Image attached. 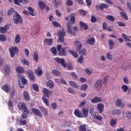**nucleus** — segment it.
<instances>
[{"label":"nucleus","instance_id":"6","mask_svg":"<svg viewBox=\"0 0 131 131\" xmlns=\"http://www.w3.org/2000/svg\"><path fill=\"white\" fill-rule=\"evenodd\" d=\"M27 118V117L26 116H24V114H22L21 117H20V120L18 121V123L19 125L23 126L25 125L27 123L26 120L24 119H26Z\"/></svg>","mask_w":131,"mask_h":131},{"label":"nucleus","instance_id":"10","mask_svg":"<svg viewBox=\"0 0 131 131\" xmlns=\"http://www.w3.org/2000/svg\"><path fill=\"white\" fill-rule=\"evenodd\" d=\"M102 86V80H98L94 85V89L96 91H100V89H101Z\"/></svg>","mask_w":131,"mask_h":131},{"label":"nucleus","instance_id":"21","mask_svg":"<svg viewBox=\"0 0 131 131\" xmlns=\"http://www.w3.org/2000/svg\"><path fill=\"white\" fill-rule=\"evenodd\" d=\"M41 68L39 67H38V69L35 71V73L37 76H40L42 74V71H41Z\"/></svg>","mask_w":131,"mask_h":131},{"label":"nucleus","instance_id":"50","mask_svg":"<svg viewBox=\"0 0 131 131\" xmlns=\"http://www.w3.org/2000/svg\"><path fill=\"white\" fill-rule=\"evenodd\" d=\"M121 89L124 93H126V92H127V90H128V87L127 85H123L121 87Z\"/></svg>","mask_w":131,"mask_h":131},{"label":"nucleus","instance_id":"47","mask_svg":"<svg viewBox=\"0 0 131 131\" xmlns=\"http://www.w3.org/2000/svg\"><path fill=\"white\" fill-rule=\"evenodd\" d=\"M33 59L35 62H38V54L36 52H34Z\"/></svg>","mask_w":131,"mask_h":131},{"label":"nucleus","instance_id":"16","mask_svg":"<svg viewBox=\"0 0 131 131\" xmlns=\"http://www.w3.org/2000/svg\"><path fill=\"white\" fill-rule=\"evenodd\" d=\"M74 113V115L78 118H82V117H83L82 113L78 110H75Z\"/></svg>","mask_w":131,"mask_h":131},{"label":"nucleus","instance_id":"60","mask_svg":"<svg viewBox=\"0 0 131 131\" xmlns=\"http://www.w3.org/2000/svg\"><path fill=\"white\" fill-rule=\"evenodd\" d=\"M88 89V85L86 84H84L82 85L81 86L80 90L81 91H85Z\"/></svg>","mask_w":131,"mask_h":131},{"label":"nucleus","instance_id":"30","mask_svg":"<svg viewBox=\"0 0 131 131\" xmlns=\"http://www.w3.org/2000/svg\"><path fill=\"white\" fill-rule=\"evenodd\" d=\"M121 15V17L123 18L124 20H127L128 18L127 17V15L125 14V11H122L120 12Z\"/></svg>","mask_w":131,"mask_h":131},{"label":"nucleus","instance_id":"15","mask_svg":"<svg viewBox=\"0 0 131 131\" xmlns=\"http://www.w3.org/2000/svg\"><path fill=\"white\" fill-rule=\"evenodd\" d=\"M74 45L77 47L76 51L80 50L81 48H82V44H81V42H80L78 39H76L75 41Z\"/></svg>","mask_w":131,"mask_h":131},{"label":"nucleus","instance_id":"35","mask_svg":"<svg viewBox=\"0 0 131 131\" xmlns=\"http://www.w3.org/2000/svg\"><path fill=\"white\" fill-rule=\"evenodd\" d=\"M25 70L24 69H23L22 67H18L16 68V72L18 73H24Z\"/></svg>","mask_w":131,"mask_h":131},{"label":"nucleus","instance_id":"28","mask_svg":"<svg viewBox=\"0 0 131 131\" xmlns=\"http://www.w3.org/2000/svg\"><path fill=\"white\" fill-rule=\"evenodd\" d=\"M69 53L72 55L74 58H78V54L74 50H69Z\"/></svg>","mask_w":131,"mask_h":131},{"label":"nucleus","instance_id":"5","mask_svg":"<svg viewBox=\"0 0 131 131\" xmlns=\"http://www.w3.org/2000/svg\"><path fill=\"white\" fill-rule=\"evenodd\" d=\"M9 52L11 58H14V57H15V54L19 52V49H18L17 47H12L9 49Z\"/></svg>","mask_w":131,"mask_h":131},{"label":"nucleus","instance_id":"55","mask_svg":"<svg viewBox=\"0 0 131 131\" xmlns=\"http://www.w3.org/2000/svg\"><path fill=\"white\" fill-rule=\"evenodd\" d=\"M52 74L54 75H60V72L56 70H53L52 71Z\"/></svg>","mask_w":131,"mask_h":131},{"label":"nucleus","instance_id":"40","mask_svg":"<svg viewBox=\"0 0 131 131\" xmlns=\"http://www.w3.org/2000/svg\"><path fill=\"white\" fill-rule=\"evenodd\" d=\"M85 73L89 76L92 75V74H93V71L90 70V69L89 68H86L85 69Z\"/></svg>","mask_w":131,"mask_h":131},{"label":"nucleus","instance_id":"25","mask_svg":"<svg viewBox=\"0 0 131 131\" xmlns=\"http://www.w3.org/2000/svg\"><path fill=\"white\" fill-rule=\"evenodd\" d=\"M70 125H71V121L70 120L65 121L62 124L63 127H69Z\"/></svg>","mask_w":131,"mask_h":131},{"label":"nucleus","instance_id":"58","mask_svg":"<svg viewBox=\"0 0 131 131\" xmlns=\"http://www.w3.org/2000/svg\"><path fill=\"white\" fill-rule=\"evenodd\" d=\"M0 40L1 41H6V36L4 34L0 35Z\"/></svg>","mask_w":131,"mask_h":131},{"label":"nucleus","instance_id":"43","mask_svg":"<svg viewBox=\"0 0 131 131\" xmlns=\"http://www.w3.org/2000/svg\"><path fill=\"white\" fill-rule=\"evenodd\" d=\"M21 62L24 65H26V66H29V61L26 60V59H21Z\"/></svg>","mask_w":131,"mask_h":131},{"label":"nucleus","instance_id":"1","mask_svg":"<svg viewBox=\"0 0 131 131\" xmlns=\"http://www.w3.org/2000/svg\"><path fill=\"white\" fill-rule=\"evenodd\" d=\"M75 23V14L72 13L70 15V20L67 23L68 32L71 35H75L76 31L78 30V28L76 27H73V25Z\"/></svg>","mask_w":131,"mask_h":131},{"label":"nucleus","instance_id":"63","mask_svg":"<svg viewBox=\"0 0 131 131\" xmlns=\"http://www.w3.org/2000/svg\"><path fill=\"white\" fill-rule=\"evenodd\" d=\"M57 103H52L51 104V108L54 110H56L57 109Z\"/></svg>","mask_w":131,"mask_h":131},{"label":"nucleus","instance_id":"31","mask_svg":"<svg viewBox=\"0 0 131 131\" xmlns=\"http://www.w3.org/2000/svg\"><path fill=\"white\" fill-rule=\"evenodd\" d=\"M20 40L21 37H20V35H16L14 39L15 43H20Z\"/></svg>","mask_w":131,"mask_h":131},{"label":"nucleus","instance_id":"49","mask_svg":"<svg viewBox=\"0 0 131 131\" xmlns=\"http://www.w3.org/2000/svg\"><path fill=\"white\" fill-rule=\"evenodd\" d=\"M113 115H118L120 114V111L118 110H115L112 112Z\"/></svg>","mask_w":131,"mask_h":131},{"label":"nucleus","instance_id":"57","mask_svg":"<svg viewBox=\"0 0 131 131\" xmlns=\"http://www.w3.org/2000/svg\"><path fill=\"white\" fill-rule=\"evenodd\" d=\"M85 104H86V100L85 99H84L83 101H81L79 105V107H83V106H84V105H85Z\"/></svg>","mask_w":131,"mask_h":131},{"label":"nucleus","instance_id":"14","mask_svg":"<svg viewBox=\"0 0 131 131\" xmlns=\"http://www.w3.org/2000/svg\"><path fill=\"white\" fill-rule=\"evenodd\" d=\"M42 93L44 94L45 97H47V98H50V95H51V94H53V91L49 90L46 88H44L42 91Z\"/></svg>","mask_w":131,"mask_h":131},{"label":"nucleus","instance_id":"56","mask_svg":"<svg viewBox=\"0 0 131 131\" xmlns=\"http://www.w3.org/2000/svg\"><path fill=\"white\" fill-rule=\"evenodd\" d=\"M14 14V9L13 8H10L8 12V16H11V15H13Z\"/></svg>","mask_w":131,"mask_h":131},{"label":"nucleus","instance_id":"46","mask_svg":"<svg viewBox=\"0 0 131 131\" xmlns=\"http://www.w3.org/2000/svg\"><path fill=\"white\" fill-rule=\"evenodd\" d=\"M122 37L124 38L125 41H131V40L127 38V36H126V35L124 33L122 34Z\"/></svg>","mask_w":131,"mask_h":131},{"label":"nucleus","instance_id":"38","mask_svg":"<svg viewBox=\"0 0 131 131\" xmlns=\"http://www.w3.org/2000/svg\"><path fill=\"white\" fill-rule=\"evenodd\" d=\"M80 27L81 28H83V29L86 30L88 29V26L86 24H84L83 21H80Z\"/></svg>","mask_w":131,"mask_h":131},{"label":"nucleus","instance_id":"3","mask_svg":"<svg viewBox=\"0 0 131 131\" xmlns=\"http://www.w3.org/2000/svg\"><path fill=\"white\" fill-rule=\"evenodd\" d=\"M17 107L20 110H22V109L24 110V112L23 114H24V116H26V117H27V116L29 115V111H28V108H27L25 103H22L21 105L18 104Z\"/></svg>","mask_w":131,"mask_h":131},{"label":"nucleus","instance_id":"53","mask_svg":"<svg viewBox=\"0 0 131 131\" xmlns=\"http://www.w3.org/2000/svg\"><path fill=\"white\" fill-rule=\"evenodd\" d=\"M39 6L41 10H43V9H45V7H46V4L42 2H41L39 3Z\"/></svg>","mask_w":131,"mask_h":131},{"label":"nucleus","instance_id":"18","mask_svg":"<svg viewBox=\"0 0 131 131\" xmlns=\"http://www.w3.org/2000/svg\"><path fill=\"white\" fill-rule=\"evenodd\" d=\"M44 42L46 45H47V46H52V45H53V39L45 38L44 39Z\"/></svg>","mask_w":131,"mask_h":131},{"label":"nucleus","instance_id":"9","mask_svg":"<svg viewBox=\"0 0 131 131\" xmlns=\"http://www.w3.org/2000/svg\"><path fill=\"white\" fill-rule=\"evenodd\" d=\"M27 73L30 80H34V79H35V77L34 76V73H33V71L28 70L27 71Z\"/></svg>","mask_w":131,"mask_h":131},{"label":"nucleus","instance_id":"13","mask_svg":"<svg viewBox=\"0 0 131 131\" xmlns=\"http://www.w3.org/2000/svg\"><path fill=\"white\" fill-rule=\"evenodd\" d=\"M97 110L100 114L103 113L104 111V104L99 103L97 104Z\"/></svg>","mask_w":131,"mask_h":131},{"label":"nucleus","instance_id":"7","mask_svg":"<svg viewBox=\"0 0 131 131\" xmlns=\"http://www.w3.org/2000/svg\"><path fill=\"white\" fill-rule=\"evenodd\" d=\"M20 79H21V81L22 83H21V82H19L18 80V84H19L20 89H24V85H26L27 83V80L25 78H24V77H21L20 78Z\"/></svg>","mask_w":131,"mask_h":131},{"label":"nucleus","instance_id":"59","mask_svg":"<svg viewBox=\"0 0 131 131\" xmlns=\"http://www.w3.org/2000/svg\"><path fill=\"white\" fill-rule=\"evenodd\" d=\"M78 63H80L81 64L82 62H83V56L80 55V56L78 59Z\"/></svg>","mask_w":131,"mask_h":131},{"label":"nucleus","instance_id":"37","mask_svg":"<svg viewBox=\"0 0 131 131\" xmlns=\"http://www.w3.org/2000/svg\"><path fill=\"white\" fill-rule=\"evenodd\" d=\"M42 100L43 103L46 104V105L49 106V105H50V104L49 103V100H48V99H47V98H46L45 96H43L42 97Z\"/></svg>","mask_w":131,"mask_h":131},{"label":"nucleus","instance_id":"26","mask_svg":"<svg viewBox=\"0 0 131 131\" xmlns=\"http://www.w3.org/2000/svg\"><path fill=\"white\" fill-rule=\"evenodd\" d=\"M23 96L26 101H29V99H30V97L29 96V94L28 92L27 91H25L23 94Z\"/></svg>","mask_w":131,"mask_h":131},{"label":"nucleus","instance_id":"61","mask_svg":"<svg viewBox=\"0 0 131 131\" xmlns=\"http://www.w3.org/2000/svg\"><path fill=\"white\" fill-rule=\"evenodd\" d=\"M32 86L34 91H36V92H38V85H37V84H33Z\"/></svg>","mask_w":131,"mask_h":131},{"label":"nucleus","instance_id":"32","mask_svg":"<svg viewBox=\"0 0 131 131\" xmlns=\"http://www.w3.org/2000/svg\"><path fill=\"white\" fill-rule=\"evenodd\" d=\"M105 18H106L107 20H110V21H111L112 22H114V21H115V17H114V16L112 15H106L105 16Z\"/></svg>","mask_w":131,"mask_h":131},{"label":"nucleus","instance_id":"2","mask_svg":"<svg viewBox=\"0 0 131 131\" xmlns=\"http://www.w3.org/2000/svg\"><path fill=\"white\" fill-rule=\"evenodd\" d=\"M13 21L15 24H19V23H23V22L22 17H21V15L17 12H15L13 15Z\"/></svg>","mask_w":131,"mask_h":131},{"label":"nucleus","instance_id":"4","mask_svg":"<svg viewBox=\"0 0 131 131\" xmlns=\"http://www.w3.org/2000/svg\"><path fill=\"white\" fill-rule=\"evenodd\" d=\"M55 60L58 64H60V65H61V66L64 68H66V67H67V64L65 62V59H64V58L56 57L55 58Z\"/></svg>","mask_w":131,"mask_h":131},{"label":"nucleus","instance_id":"36","mask_svg":"<svg viewBox=\"0 0 131 131\" xmlns=\"http://www.w3.org/2000/svg\"><path fill=\"white\" fill-rule=\"evenodd\" d=\"M107 59L110 60V61H112L113 60V56H112V54L110 52H107L106 56Z\"/></svg>","mask_w":131,"mask_h":131},{"label":"nucleus","instance_id":"42","mask_svg":"<svg viewBox=\"0 0 131 131\" xmlns=\"http://www.w3.org/2000/svg\"><path fill=\"white\" fill-rule=\"evenodd\" d=\"M108 45L110 46V50H112L114 46V41H113L112 40H108Z\"/></svg>","mask_w":131,"mask_h":131},{"label":"nucleus","instance_id":"54","mask_svg":"<svg viewBox=\"0 0 131 131\" xmlns=\"http://www.w3.org/2000/svg\"><path fill=\"white\" fill-rule=\"evenodd\" d=\"M53 3H54V7L55 8H57V7H58V6H59V4H60V1H59V0H54Z\"/></svg>","mask_w":131,"mask_h":131},{"label":"nucleus","instance_id":"8","mask_svg":"<svg viewBox=\"0 0 131 131\" xmlns=\"http://www.w3.org/2000/svg\"><path fill=\"white\" fill-rule=\"evenodd\" d=\"M90 101L92 104H97V103L103 102V100L99 97H95L94 98L91 99Z\"/></svg>","mask_w":131,"mask_h":131},{"label":"nucleus","instance_id":"33","mask_svg":"<svg viewBox=\"0 0 131 131\" xmlns=\"http://www.w3.org/2000/svg\"><path fill=\"white\" fill-rule=\"evenodd\" d=\"M69 84H70L71 86L75 88V89H77V88H78V85L73 81H70Z\"/></svg>","mask_w":131,"mask_h":131},{"label":"nucleus","instance_id":"62","mask_svg":"<svg viewBox=\"0 0 131 131\" xmlns=\"http://www.w3.org/2000/svg\"><path fill=\"white\" fill-rule=\"evenodd\" d=\"M51 53H53L54 55H57V50L56 49V48L55 47H53L51 49Z\"/></svg>","mask_w":131,"mask_h":131},{"label":"nucleus","instance_id":"44","mask_svg":"<svg viewBox=\"0 0 131 131\" xmlns=\"http://www.w3.org/2000/svg\"><path fill=\"white\" fill-rule=\"evenodd\" d=\"M58 35H59V37H64V36L66 35L65 32L64 31V29H62L61 31H60L58 33Z\"/></svg>","mask_w":131,"mask_h":131},{"label":"nucleus","instance_id":"11","mask_svg":"<svg viewBox=\"0 0 131 131\" xmlns=\"http://www.w3.org/2000/svg\"><path fill=\"white\" fill-rule=\"evenodd\" d=\"M68 49V47L62 48L61 50L58 52V56H60L61 57H65V56H67V52H66V49Z\"/></svg>","mask_w":131,"mask_h":131},{"label":"nucleus","instance_id":"45","mask_svg":"<svg viewBox=\"0 0 131 131\" xmlns=\"http://www.w3.org/2000/svg\"><path fill=\"white\" fill-rule=\"evenodd\" d=\"M82 112L84 116L85 117H88V115H89V111L88 110H86L85 108H83L82 110Z\"/></svg>","mask_w":131,"mask_h":131},{"label":"nucleus","instance_id":"23","mask_svg":"<svg viewBox=\"0 0 131 131\" xmlns=\"http://www.w3.org/2000/svg\"><path fill=\"white\" fill-rule=\"evenodd\" d=\"M108 8H109V5L104 3L100 4L99 6V9L101 11H103L104 9H108Z\"/></svg>","mask_w":131,"mask_h":131},{"label":"nucleus","instance_id":"34","mask_svg":"<svg viewBox=\"0 0 131 131\" xmlns=\"http://www.w3.org/2000/svg\"><path fill=\"white\" fill-rule=\"evenodd\" d=\"M116 122H117V119H112L110 124L112 126L114 127L116 125Z\"/></svg>","mask_w":131,"mask_h":131},{"label":"nucleus","instance_id":"24","mask_svg":"<svg viewBox=\"0 0 131 131\" xmlns=\"http://www.w3.org/2000/svg\"><path fill=\"white\" fill-rule=\"evenodd\" d=\"M4 70L6 73V74H10V67L8 64H6L4 66Z\"/></svg>","mask_w":131,"mask_h":131},{"label":"nucleus","instance_id":"12","mask_svg":"<svg viewBox=\"0 0 131 131\" xmlns=\"http://www.w3.org/2000/svg\"><path fill=\"white\" fill-rule=\"evenodd\" d=\"M32 111L34 114L37 116H38V117H42V115L41 114V113L39 110L35 108H32Z\"/></svg>","mask_w":131,"mask_h":131},{"label":"nucleus","instance_id":"17","mask_svg":"<svg viewBox=\"0 0 131 131\" xmlns=\"http://www.w3.org/2000/svg\"><path fill=\"white\" fill-rule=\"evenodd\" d=\"M78 52L79 55H81V56H86V50L85 49H81L79 50H76Z\"/></svg>","mask_w":131,"mask_h":131},{"label":"nucleus","instance_id":"48","mask_svg":"<svg viewBox=\"0 0 131 131\" xmlns=\"http://www.w3.org/2000/svg\"><path fill=\"white\" fill-rule=\"evenodd\" d=\"M93 117H94V119H97V120H100V121H102V120L103 119V117H101V116H99V115H94Z\"/></svg>","mask_w":131,"mask_h":131},{"label":"nucleus","instance_id":"51","mask_svg":"<svg viewBox=\"0 0 131 131\" xmlns=\"http://www.w3.org/2000/svg\"><path fill=\"white\" fill-rule=\"evenodd\" d=\"M10 94L12 97H14L15 96V94L16 93V91H15V89L14 88H12L11 89H10Z\"/></svg>","mask_w":131,"mask_h":131},{"label":"nucleus","instance_id":"22","mask_svg":"<svg viewBox=\"0 0 131 131\" xmlns=\"http://www.w3.org/2000/svg\"><path fill=\"white\" fill-rule=\"evenodd\" d=\"M2 89L3 91L6 92V93H9L10 92V85H4L2 86Z\"/></svg>","mask_w":131,"mask_h":131},{"label":"nucleus","instance_id":"20","mask_svg":"<svg viewBox=\"0 0 131 131\" xmlns=\"http://www.w3.org/2000/svg\"><path fill=\"white\" fill-rule=\"evenodd\" d=\"M55 85V83L52 80H49L47 82V86L50 88V89H53Z\"/></svg>","mask_w":131,"mask_h":131},{"label":"nucleus","instance_id":"19","mask_svg":"<svg viewBox=\"0 0 131 131\" xmlns=\"http://www.w3.org/2000/svg\"><path fill=\"white\" fill-rule=\"evenodd\" d=\"M86 42L89 45H94V43H95V42H96V40L95 39V38H94V37L90 38L87 39Z\"/></svg>","mask_w":131,"mask_h":131},{"label":"nucleus","instance_id":"29","mask_svg":"<svg viewBox=\"0 0 131 131\" xmlns=\"http://www.w3.org/2000/svg\"><path fill=\"white\" fill-rule=\"evenodd\" d=\"M40 110L41 112H42V113H43L44 115L45 116H47L48 115V110L46 109V108L42 107V106H39V107Z\"/></svg>","mask_w":131,"mask_h":131},{"label":"nucleus","instance_id":"64","mask_svg":"<svg viewBox=\"0 0 131 131\" xmlns=\"http://www.w3.org/2000/svg\"><path fill=\"white\" fill-rule=\"evenodd\" d=\"M53 25L54 26V27H59V26H61L60 25V24H59L58 22L57 21H53L52 23Z\"/></svg>","mask_w":131,"mask_h":131},{"label":"nucleus","instance_id":"39","mask_svg":"<svg viewBox=\"0 0 131 131\" xmlns=\"http://www.w3.org/2000/svg\"><path fill=\"white\" fill-rule=\"evenodd\" d=\"M86 125L83 124L79 126V131H86Z\"/></svg>","mask_w":131,"mask_h":131},{"label":"nucleus","instance_id":"27","mask_svg":"<svg viewBox=\"0 0 131 131\" xmlns=\"http://www.w3.org/2000/svg\"><path fill=\"white\" fill-rule=\"evenodd\" d=\"M9 29L8 26H5V27H1L0 28V32L1 33H6L7 32V30Z\"/></svg>","mask_w":131,"mask_h":131},{"label":"nucleus","instance_id":"41","mask_svg":"<svg viewBox=\"0 0 131 131\" xmlns=\"http://www.w3.org/2000/svg\"><path fill=\"white\" fill-rule=\"evenodd\" d=\"M28 10L29 11L30 15H31V16H35V13H34V11H33V9H32V8L29 7H28Z\"/></svg>","mask_w":131,"mask_h":131},{"label":"nucleus","instance_id":"52","mask_svg":"<svg viewBox=\"0 0 131 131\" xmlns=\"http://www.w3.org/2000/svg\"><path fill=\"white\" fill-rule=\"evenodd\" d=\"M121 104H122L121 100H120V99H118L116 102V106H117V107H120V106H121Z\"/></svg>","mask_w":131,"mask_h":131}]
</instances>
